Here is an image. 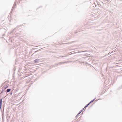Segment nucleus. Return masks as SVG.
<instances>
[{"label":"nucleus","mask_w":122,"mask_h":122,"mask_svg":"<svg viewBox=\"0 0 122 122\" xmlns=\"http://www.w3.org/2000/svg\"><path fill=\"white\" fill-rule=\"evenodd\" d=\"M96 98H95V99H93V100H92V101H91L89 103H88L84 107L85 108L87 106H88V105H89V104L92 102L93 101H94L95 99Z\"/></svg>","instance_id":"1"},{"label":"nucleus","mask_w":122,"mask_h":122,"mask_svg":"<svg viewBox=\"0 0 122 122\" xmlns=\"http://www.w3.org/2000/svg\"><path fill=\"white\" fill-rule=\"evenodd\" d=\"M2 99H1L0 100V106H2Z\"/></svg>","instance_id":"2"},{"label":"nucleus","mask_w":122,"mask_h":122,"mask_svg":"<svg viewBox=\"0 0 122 122\" xmlns=\"http://www.w3.org/2000/svg\"><path fill=\"white\" fill-rule=\"evenodd\" d=\"M11 90V89H8L7 90V92H10Z\"/></svg>","instance_id":"3"},{"label":"nucleus","mask_w":122,"mask_h":122,"mask_svg":"<svg viewBox=\"0 0 122 122\" xmlns=\"http://www.w3.org/2000/svg\"><path fill=\"white\" fill-rule=\"evenodd\" d=\"M37 60H38L37 59L36 60H35V61L36 63H37Z\"/></svg>","instance_id":"4"},{"label":"nucleus","mask_w":122,"mask_h":122,"mask_svg":"<svg viewBox=\"0 0 122 122\" xmlns=\"http://www.w3.org/2000/svg\"><path fill=\"white\" fill-rule=\"evenodd\" d=\"M1 106H0V110Z\"/></svg>","instance_id":"5"}]
</instances>
